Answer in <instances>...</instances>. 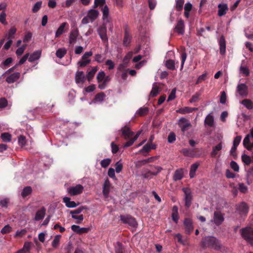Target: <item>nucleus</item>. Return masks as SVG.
Wrapping results in <instances>:
<instances>
[{"label":"nucleus","instance_id":"0eeeda50","mask_svg":"<svg viewBox=\"0 0 253 253\" xmlns=\"http://www.w3.org/2000/svg\"><path fill=\"white\" fill-rule=\"evenodd\" d=\"M122 132L121 136L125 139L128 140L134 135V133L130 130V127L127 126H125L121 129Z\"/></svg>","mask_w":253,"mask_h":253},{"label":"nucleus","instance_id":"f257e3e1","mask_svg":"<svg viewBox=\"0 0 253 253\" xmlns=\"http://www.w3.org/2000/svg\"><path fill=\"white\" fill-rule=\"evenodd\" d=\"M201 247L204 248H209L219 251L222 247L220 241L213 236H206L203 238L201 241Z\"/></svg>","mask_w":253,"mask_h":253},{"label":"nucleus","instance_id":"37998d69","mask_svg":"<svg viewBox=\"0 0 253 253\" xmlns=\"http://www.w3.org/2000/svg\"><path fill=\"white\" fill-rule=\"evenodd\" d=\"M67 53V50L65 48H59L56 50V55L59 58H63Z\"/></svg>","mask_w":253,"mask_h":253},{"label":"nucleus","instance_id":"680f3d73","mask_svg":"<svg viewBox=\"0 0 253 253\" xmlns=\"http://www.w3.org/2000/svg\"><path fill=\"white\" fill-rule=\"evenodd\" d=\"M124 248L122 244L118 242L117 246L115 248V253H124Z\"/></svg>","mask_w":253,"mask_h":253},{"label":"nucleus","instance_id":"79ce46f5","mask_svg":"<svg viewBox=\"0 0 253 253\" xmlns=\"http://www.w3.org/2000/svg\"><path fill=\"white\" fill-rule=\"evenodd\" d=\"M1 138L5 142H10L11 140V135L8 132H3L1 134Z\"/></svg>","mask_w":253,"mask_h":253},{"label":"nucleus","instance_id":"052dcab7","mask_svg":"<svg viewBox=\"0 0 253 253\" xmlns=\"http://www.w3.org/2000/svg\"><path fill=\"white\" fill-rule=\"evenodd\" d=\"M11 231H12V228L9 226V225L7 224V225L4 226V227L2 228L0 232L2 234H5L9 233L11 232Z\"/></svg>","mask_w":253,"mask_h":253},{"label":"nucleus","instance_id":"58836bf2","mask_svg":"<svg viewBox=\"0 0 253 253\" xmlns=\"http://www.w3.org/2000/svg\"><path fill=\"white\" fill-rule=\"evenodd\" d=\"M165 65L166 67L170 70H174L175 69V62L172 59H168L166 61Z\"/></svg>","mask_w":253,"mask_h":253},{"label":"nucleus","instance_id":"f704fd0d","mask_svg":"<svg viewBox=\"0 0 253 253\" xmlns=\"http://www.w3.org/2000/svg\"><path fill=\"white\" fill-rule=\"evenodd\" d=\"M97 71V67H94L92 68V69L89 71L86 75V78L88 82H90L91 80L93 78L95 74Z\"/></svg>","mask_w":253,"mask_h":253},{"label":"nucleus","instance_id":"aec40b11","mask_svg":"<svg viewBox=\"0 0 253 253\" xmlns=\"http://www.w3.org/2000/svg\"><path fill=\"white\" fill-rule=\"evenodd\" d=\"M141 132H142L141 130L138 131L134 136H132L131 138H130L124 144L123 147L126 148V147L131 146L133 144L134 141H135L137 140V139L138 138V137L139 136Z\"/></svg>","mask_w":253,"mask_h":253},{"label":"nucleus","instance_id":"ea45409f","mask_svg":"<svg viewBox=\"0 0 253 253\" xmlns=\"http://www.w3.org/2000/svg\"><path fill=\"white\" fill-rule=\"evenodd\" d=\"M32 192V189L30 186H26L24 188L21 192V196L23 198H25L27 196L30 195Z\"/></svg>","mask_w":253,"mask_h":253},{"label":"nucleus","instance_id":"bf43d9fd","mask_svg":"<svg viewBox=\"0 0 253 253\" xmlns=\"http://www.w3.org/2000/svg\"><path fill=\"white\" fill-rule=\"evenodd\" d=\"M16 32V29L15 27H12L8 32V39L9 40H11L14 38V35L15 34Z\"/></svg>","mask_w":253,"mask_h":253},{"label":"nucleus","instance_id":"ddd939ff","mask_svg":"<svg viewBox=\"0 0 253 253\" xmlns=\"http://www.w3.org/2000/svg\"><path fill=\"white\" fill-rule=\"evenodd\" d=\"M102 19L104 23L111 22V18L109 17V9L107 5H105L102 9Z\"/></svg>","mask_w":253,"mask_h":253},{"label":"nucleus","instance_id":"09e8293b","mask_svg":"<svg viewBox=\"0 0 253 253\" xmlns=\"http://www.w3.org/2000/svg\"><path fill=\"white\" fill-rule=\"evenodd\" d=\"M86 209H87L86 207H85V206H81V207H79V208H78V209H76L75 210L71 211L70 213L72 215H77L78 214L80 213L81 212H82V211L84 210H86Z\"/></svg>","mask_w":253,"mask_h":253},{"label":"nucleus","instance_id":"4be33fe9","mask_svg":"<svg viewBox=\"0 0 253 253\" xmlns=\"http://www.w3.org/2000/svg\"><path fill=\"white\" fill-rule=\"evenodd\" d=\"M99 14L97 10L91 9L88 11L87 15L91 22L94 21L98 17Z\"/></svg>","mask_w":253,"mask_h":253},{"label":"nucleus","instance_id":"4d7b16f0","mask_svg":"<svg viewBox=\"0 0 253 253\" xmlns=\"http://www.w3.org/2000/svg\"><path fill=\"white\" fill-rule=\"evenodd\" d=\"M240 71L241 73L244 74L246 77H248L250 75V71L247 67L241 66L240 67Z\"/></svg>","mask_w":253,"mask_h":253},{"label":"nucleus","instance_id":"774afa93","mask_svg":"<svg viewBox=\"0 0 253 253\" xmlns=\"http://www.w3.org/2000/svg\"><path fill=\"white\" fill-rule=\"evenodd\" d=\"M239 190L240 191L243 193L247 192L248 188L243 183H239Z\"/></svg>","mask_w":253,"mask_h":253},{"label":"nucleus","instance_id":"c03bdc74","mask_svg":"<svg viewBox=\"0 0 253 253\" xmlns=\"http://www.w3.org/2000/svg\"><path fill=\"white\" fill-rule=\"evenodd\" d=\"M111 80V78L109 76H105V78L102 81V84H100L98 85V88L101 89H103L105 88L107 83H108Z\"/></svg>","mask_w":253,"mask_h":253},{"label":"nucleus","instance_id":"a878e982","mask_svg":"<svg viewBox=\"0 0 253 253\" xmlns=\"http://www.w3.org/2000/svg\"><path fill=\"white\" fill-rule=\"evenodd\" d=\"M250 135L248 134L243 140V145L248 150H251L253 148V142H250Z\"/></svg>","mask_w":253,"mask_h":253},{"label":"nucleus","instance_id":"4468645a","mask_svg":"<svg viewBox=\"0 0 253 253\" xmlns=\"http://www.w3.org/2000/svg\"><path fill=\"white\" fill-rule=\"evenodd\" d=\"M75 81L77 84H83L85 81V77L84 72L83 71H77L75 76Z\"/></svg>","mask_w":253,"mask_h":253},{"label":"nucleus","instance_id":"393cba45","mask_svg":"<svg viewBox=\"0 0 253 253\" xmlns=\"http://www.w3.org/2000/svg\"><path fill=\"white\" fill-rule=\"evenodd\" d=\"M68 26V24L67 22L62 23L55 32V38H58L62 35L65 32V27Z\"/></svg>","mask_w":253,"mask_h":253},{"label":"nucleus","instance_id":"7ed1b4c3","mask_svg":"<svg viewBox=\"0 0 253 253\" xmlns=\"http://www.w3.org/2000/svg\"><path fill=\"white\" fill-rule=\"evenodd\" d=\"M106 23H103L101 26H99L97 30V33L102 40L103 43L108 46V39L107 35V27Z\"/></svg>","mask_w":253,"mask_h":253},{"label":"nucleus","instance_id":"412c9836","mask_svg":"<svg viewBox=\"0 0 253 253\" xmlns=\"http://www.w3.org/2000/svg\"><path fill=\"white\" fill-rule=\"evenodd\" d=\"M46 209L44 207H42L40 210L36 212L35 220L38 221L42 219L45 216Z\"/></svg>","mask_w":253,"mask_h":253},{"label":"nucleus","instance_id":"e433bc0d","mask_svg":"<svg viewBox=\"0 0 253 253\" xmlns=\"http://www.w3.org/2000/svg\"><path fill=\"white\" fill-rule=\"evenodd\" d=\"M131 37L129 33L126 31L125 36L123 40V44L125 46H127L130 42Z\"/></svg>","mask_w":253,"mask_h":253},{"label":"nucleus","instance_id":"8fccbe9b","mask_svg":"<svg viewBox=\"0 0 253 253\" xmlns=\"http://www.w3.org/2000/svg\"><path fill=\"white\" fill-rule=\"evenodd\" d=\"M148 112V109L147 107L140 108L136 112V114L139 116H143L146 115Z\"/></svg>","mask_w":253,"mask_h":253},{"label":"nucleus","instance_id":"b1692460","mask_svg":"<svg viewBox=\"0 0 253 253\" xmlns=\"http://www.w3.org/2000/svg\"><path fill=\"white\" fill-rule=\"evenodd\" d=\"M70 200V198L68 197H65L63 199V202L65 204L66 206L68 208H75L80 204V203L76 204L74 201H71Z\"/></svg>","mask_w":253,"mask_h":253},{"label":"nucleus","instance_id":"338daca9","mask_svg":"<svg viewBox=\"0 0 253 253\" xmlns=\"http://www.w3.org/2000/svg\"><path fill=\"white\" fill-rule=\"evenodd\" d=\"M18 141L19 145L23 146L26 144V137L21 135L18 137Z\"/></svg>","mask_w":253,"mask_h":253},{"label":"nucleus","instance_id":"c9c22d12","mask_svg":"<svg viewBox=\"0 0 253 253\" xmlns=\"http://www.w3.org/2000/svg\"><path fill=\"white\" fill-rule=\"evenodd\" d=\"M222 148V146L221 143H219L216 146H214L212 148V151L211 153V155L212 157H215L217 154L218 153V152L220 151Z\"/></svg>","mask_w":253,"mask_h":253},{"label":"nucleus","instance_id":"864d4df0","mask_svg":"<svg viewBox=\"0 0 253 253\" xmlns=\"http://www.w3.org/2000/svg\"><path fill=\"white\" fill-rule=\"evenodd\" d=\"M72 218L74 219H77V220L76 221V223L77 224H80L82 223L83 220H84V216L83 214H80L79 215H72Z\"/></svg>","mask_w":253,"mask_h":253},{"label":"nucleus","instance_id":"c756f323","mask_svg":"<svg viewBox=\"0 0 253 253\" xmlns=\"http://www.w3.org/2000/svg\"><path fill=\"white\" fill-rule=\"evenodd\" d=\"M253 181V166L249 169L247 174V182L250 185Z\"/></svg>","mask_w":253,"mask_h":253},{"label":"nucleus","instance_id":"f3484780","mask_svg":"<svg viewBox=\"0 0 253 253\" xmlns=\"http://www.w3.org/2000/svg\"><path fill=\"white\" fill-rule=\"evenodd\" d=\"M178 125L182 132L185 131L189 127L191 126V124L185 118L180 119Z\"/></svg>","mask_w":253,"mask_h":253},{"label":"nucleus","instance_id":"c85d7f7f","mask_svg":"<svg viewBox=\"0 0 253 253\" xmlns=\"http://www.w3.org/2000/svg\"><path fill=\"white\" fill-rule=\"evenodd\" d=\"M156 148V146L150 143H147L142 148V149L140 150V152L142 153H148L151 149H155Z\"/></svg>","mask_w":253,"mask_h":253},{"label":"nucleus","instance_id":"603ef678","mask_svg":"<svg viewBox=\"0 0 253 253\" xmlns=\"http://www.w3.org/2000/svg\"><path fill=\"white\" fill-rule=\"evenodd\" d=\"M152 159H143L142 161H138L136 163V167L137 168H140L141 166L145 165L148 163L152 162Z\"/></svg>","mask_w":253,"mask_h":253},{"label":"nucleus","instance_id":"4c0bfd02","mask_svg":"<svg viewBox=\"0 0 253 253\" xmlns=\"http://www.w3.org/2000/svg\"><path fill=\"white\" fill-rule=\"evenodd\" d=\"M199 164L197 163L193 164L191 165L189 172L190 178H193L195 175V172L199 167Z\"/></svg>","mask_w":253,"mask_h":253},{"label":"nucleus","instance_id":"5701e85b","mask_svg":"<svg viewBox=\"0 0 253 253\" xmlns=\"http://www.w3.org/2000/svg\"><path fill=\"white\" fill-rule=\"evenodd\" d=\"M218 15L222 16L226 14L227 11L228 10V6L225 3H220L218 5Z\"/></svg>","mask_w":253,"mask_h":253},{"label":"nucleus","instance_id":"de8ad7c7","mask_svg":"<svg viewBox=\"0 0 253 253\" xmlns=\"http://www.w3.org/2000/svg\"><path fill=\"white\" fill-rule=\"evenodd\" d=\"M184 0H176L175 9L177 11H181L183 7Z\"/></svg>","mask_w":253,"mask_h":253},{"label":"nucleus","instance_id":"9b49d317","mask_svg":"<svg viewBox=\"0 0 253 253\" xmlns=\"http://www.w3.org/2000/svg\"><path fill=\"white\" fill-rule=\"evenodd\" d=\"M79 36V30L76 29L71 30L69 36V43L71 45L74 44Z\"/></svg>","mask_w":253,"mask_h":253},{"label":"nucleus","instance_id":"a211bd4d","mask_svg":"<svg viewBox=\"0 0 253 253\" xmlns=\"http://www.w3.org/2000/svg\"><path fill=\"white\" fill-rule=\"evenodd\" d=\"M219 44L220 46V54L224 55L226 52V41L223 35L221 36L219 39Z\"/></svg>","mask_w":253,"mask_h":253},{"label":"nucleus","instance_id":"473e14b6","mask_svg":"<svg viewBox=\"0 0 253 253\" xmlns=\"http://www.w3.org/2000/svg\"><path fill=\"white\" fill-rule=\"evenodd\" d=\"M241 103L248 109H253V102L249 99H245L242 101Z\"/></svg>","mask_w":253,"mask_h":253},{"label":"nucleus","instance_id":"f8f14e48","mask_svg":"<svg viewBox=\"0 0 253 253\" xmlns=\"http://www.w3.org/2000/svg\"><path fill=\"white\" fill-rule=\"evenodd\" d=\"M237 211L241 215H247L249 211V207L245 202H241L237 206Z\"/></svg>","mask_w":253,"mask_h":253},{"label":"nucleus","instance_id":"3c124183","mask_svg":"<svg viewBox=\"0 0 253 253\" xmlns=\"http://www.w3.org/2000/svg\"><path fill=\"white\" fill-rule=\"evenodd\" d=\"M42 4V1H37L35 4L34 6L33 7L32 12L33 13H36V12H38L40 9V8H41Z\"/></svg>","mask_w":253,"mask_h":253},{"label":"nucleus","instance_id":"69168bd1","mask_svg":"<svg viewBox=\"0 0 253 253\" xmlns=\"http://www.w3.org/2000/svg\"><path fill=\"white\" fill-rule=\"evenodd\" d=\"M26 46L27 44H24L22 46L19 47L16 51V54H17V55H21L23 53L24 50H25Z\"/></svg>","mask_w":253,"mask_h":253},{"label":"nucleus","instance_id":"20e7f679","mask_svg":"<svg viewBox=\"0 0 253 253\" xmlns=\"http://www.w3.org/2000/svg\"><path fill=\"white\" fill-rule=\"evenodd\" d=\"M182 190L184 193L185 206L188 209L190 207L193 200L191 190L189 187H184L182 189Z\"/></svg>","mask_w":253,"mask_h":253},{"label":"nucleus","instance_id":"0e129e2a","mask_svg":"<svg viewBox=\"0 0 253 253\" xmlns=\"http://www.w3.org/2000/svg\"><path fill=\"white\" fill-rule=\"evenodd\" d=\"M8 105V102L4 97L0 98V108L2 109L6 107Z\"/></svg>","mask_w":253,"mask_h":253},{"label":"nucleus","instance_id":"6e6552de","mask_svg":"<svg viewBox=\"0 0 253 253\" xmlns=\"http://www.w3.org/2000/svg\"><path fill=\"white\" fill-rule=\"evenodd\" d=\"M84 190V187L81 184H78L75 186H72L68 189V193L71 196H75L81 194Z\"/></svg>","mask_w":253,"mask_h":253},{"label":"nucleus","instance_id":"bb28decb","mask_svg":"<svg viewBox=\"0 0 253 253\" xmlns=\"http://www.w3.org/2000/svg\"><path fill=\"white\" fill-rule=\"evenodd\" d=\"M171 217L173 221L177 223L179 219V215L178 212V207L176 206H174L172 209Z\"/></svg>","mask_w":253,"mask_h":253},{"label":"nucleus","instance_id":"f03ea898","mask_svg":"<svg viewBox=\"0 0 253 253\" xmlns=\"http://www.w3.org/2000/svg\"><path fill=\"white\" fill-rule=\"evenodd\" d=\"M240 232L242 238L253 247V227H246L242 228Z\"/></svg>","mask_w":253,"mask_h":253},{"label":"nucleus","instance_id":"e2e57ef3","mask_svg":"<svg viewBox=\"0 0 253 253\" xmlns=\"http://www.w3.org/2000/svg\"><path fill=\"white\" fill-rule=\"evenodd\" d=\"M110 192L109 186L107 185L106 182L104 183L103 188V194L105 197L108 196Z\"/></svg>","mask_w":253,"mask_h":253},{"label":"nucleus","instance_id":"7c9ffc66","mask_svg":"<svg viewBox=\"0 0 253 253\" xmlns=\"http://www.w3.org/2000/svg\"><path fill=\"white\" fill-rule=\"evenodd\" d=\"M183 177V171L182 169L176 170L173 175V179L174 181H177L181 179Z\"/></svg>","mask_w":253,"mask_h":253},{"label":"nucleus","instance_id":"39448f33","mask_svg":"<svg viewBox=\"0 0 253 253\" xmlns=\"http://www.w3.org/2000/svg\"><path fill=\"white\" fill-rule=\"evenodd\" d=\"M120 220L125 224H127L132 227H136L137 223L135 219L130 215H121Z\"/></svg>","mask_w":253,"mask_h":253},{"label":"nucleus","instance_id":"423d86ee","mask_svg":"<svg viewBox=\"0 0 253 253\" xmlns=\"http://www.w3.org/2000/svg\"><path fill=\"white\" fill-rule=\"evenodd\" d=\"M224 217L222 213L220 211H216L214 212L213 219L211 222H213L216 226H220L224 221Z\"/></svg>","mask_w":253,"mask_h":253},{"label":"nucleus","instance_id":"13d9d810","mask_svg":"<svg viewBox=\"0 0 253 253\" xmlns=\"http://www.w3.org/2000/svg\"><path fill=\"white\" fill-rule=\"evenodd\" d=\"M105 76V73L104 71L99 72L97 76L96 79L98 83L102 82Z\"/></svg>","mask_w":253,"mask_h":253},{"label":"nucleus","instance_id":"6e6d98bb","mask_svg":"<svg viewBox=\"0 0 253 253\" xmlns=\"http://www.w3.org/2000/svg\"><path fill=\"white\" fill-rule=\"evenodd\" d=\"M105 97V94L104 92H101L97 93L95 97V100L96 101L101 102L103 100L104 98Z\"/></svg>","mask_w":253,"mask_h":253},{"label":"nucleus","instance_id":"a19ab883","mask_svg":"<svg viewBox=\"0 0 253 253\" xmlns=\"http://www.w3.org/2000/svg\"><path fill=\"white\" fill-rule=\"evenodd\" d=\"M159 93V87L154 84L153 85L152 89L150 93V96L151 97H155Z\"/></svg>","mask_w":253,"mask_h":253},{"label":"nucleus","instance_id":"49530a36","mask_svg":"<svg viewBox=\"0 0 253 253\" xmlns=\"http://www.w3.org/2000/svg\"><path fill=\"white\" fill-rule=\"evenodd\" d=\"M194 109H197V108H192L188 107H186L184 108H182L181 109H179L177 111V112L181 113V114H186V113H189L193 111Z\"/></svg>","mask_w":253,"mask_h":253},{"label":"nucleus","instance_id":"2f4dec72","mask_svg":"<svg viewBox=\"0 0 253 253\" xmlns=\"http://www.w3.org/2000/svg\"><path fill=\"white\" fill-rule=\"evenodd\" d=\"M205 125L210 127H212L214 125L213 117L211 114H209L205 118Z\"/></svg>","mask_w":253,"mask_h":253},{"label":"nucleus","instance_id":"cd10ccee","mask_svg":"<svg viewBox=\"0 0 253 253\" xmlns=\"http://www.w3.org/2000/svg\"><path fill=\"white\" fill-rule=\"evenodd\" d=\"M41 56V51L37 50L34 52L29 57L28 60L30 62H33L39 59Z\"/></svg>","mask_w":253,"mask_h":253},{"label":"nucleus","instance_id":"2eb2a0df","mask_svg":"<svg viewBox=\"0 0 253 253\" xmlns=\"http://www.w3.org/2000/svg\"><path fill=\"white\" fill-rule=\"evenodd\" d=\"M20 74L19 72H15L8 76L6 79L5 81L8 84H12L16 82L20 78Z\"/></svg>","mask_w":253,"mask_h":253},{"label":"nucleus","instance_id":"1a4fd4ad","mask_svg":"<svg viewBox=\"0 0 253 253\" xmlns=\"http://www.w3.org/2000/svg\"><path fill=\"white\" fill-rule=\"evenodd\" d=\"M236 91L242 97H246L248 93V86L245 84H240L237 86Z\"/></svg>","mask_w":253,"mask_h":253},{"label":"nucleus","instance_id":"72a5a7b5","mask_svg":"<svg viewBox=\"0 0 253 253\" xmlns=\"http://www.w3.org/2000/svg\"><path fill=\"white\" fill-rule=\"evenodd\" d=\"M180 54H181V59L180 70H181L183 68L184 62L187 58V53L186 52L185 48L184 47H182L181 48Z\"/></svg>","mask_w":253,"mask_h":253},{"label":"nucleus","instance_id":"6ab92c4d","mask_svg":"<svg viewBox=\"0 0 253 253\" xmlns=\"http://www.w3.org/2000/svg\"><path fill=\"white\" fill-rule=\"evenodd\" d=\"M154 168L157 169L156 172H151V170H148L146 172L143 173L142 176L144 178H151V175H157L163 169L161 167H154Z\"/></svg>","mask_w":253,"mask_h":253},{"label":"nucleus","instance_id":"a18cd8bd","mask_svg":"<svg viewBox=\"0 0 253 253\" xmlns=\"http://www.w3.org/2000/svg\"><path fill=\"white\" fill-rule=\"evenodd\" d=\"M12 61V58L11 57H8L1 63L0 66L2 68H6L9 66Z\"/></svg>","mask_w":253,"mask_h":253},{"label":"nucleus","instance_id":"5fc2aeb1","mask_svg":"<svg viewBox=\"0 0 253 253\" xmlns=\"http://www.w3.org/2000/svg\"><path fill=\"white\" fill-rule=\"evenodd\" d=\"M61 236L60 235H57L55 237L53 240L52 242V246L54 248H56L57 247V246L59 245L60 239Z\"/></svg>","mask_w":253,"mask_h":253},{"label":"nucleus","instance_id":"9d476101","mask_svg":"<svg viewBox=\"0 0 253 253\" xmlns=\"http://www.w3.org/2000/svg\"><path fill=\"white\" fill-rule=\"evenodd\" d=\"M183 224L185 229V233L190 234L194 230V226L192 219L186 218L184 219Z\"/></svg>","mask_w":253,"mask_h":253},{"label":"nucleus","instance_id":"dca6fc26","mask_svg":"<svg viewBox=\"0 0 253 253\" xmlns=\"http://www.w3.org/2000/svg\"><path fill=\"white\" fill-rule=\"evenodd\" d=\"M184 28L185 25L183 20L180 19L178 21L177 24L174 28V30L179 34L183 35L184 33Z\"/></svg>","mask_w":253,"mask_h":253}]
</instances>
